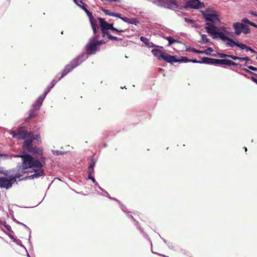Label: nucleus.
<instances>
[{
    "label": "nucleus",
    "instance_id": "nucleus-32",
    "mask_svg": "<svg viewBox=\"0 0 257 257\" xmlns=\"http://www.w3.org/2000/svg\"><path fill=\"white\" fill-rule=\"evenodd\" d=\"M107 38L112 41H121L122 39L120 38L112 36L110 33L106 35Z\"/></svg>",
    "mask_w": 257,
    "mask_h": 257
},
{
    "label": "nucleus",
    "instance_id": "nucleus-46",
    "mask_svg": "<svg viewBox=\"0 0 257 257\" xmlns=\"http://www.w3.org/2000/svg\"><path fill=\"white\" fill-rule=\"evenodd\" d=\"M185 20L186 22H189L191 23H193L194 22V21L193 20H190V19H188V18H185Z\"/></svg>",
    "mask_w": 257,
    "mask_h": 257
},
{
    "label": "nucleus",
    "instance_id": "nucleus-36",
    "mask_svg": "<svg viewBox=\"0 0 257 257\" xmlns=\"http://www.w3.org/2000/svg\"><path fill=\"white\" fill-rule=\"evenodd\" d=\"M190 60L186 57H182L181 59H177L179 61L178 62H190Z\"/></svg>",
    "mask_w": 257,
    "mask_h": 257
},
{
    "label": "nucleus",
    "instance_id": "nucleus-24",
    "mask_svg": "<svg viewBox=\"0 0 257 257\" xmlns=\"http://www.w3.org/2000/svg\"><path fill=\"white\" fill-rule=\"evenodd\" d=\"M108 30H110L112 31H115L116 32H124V30H121V29H117L113 27V24L112 23L109 24L108 23Z\"/></svg>",
    "mask_w": 257,
    "mask_h": 257
},
{
    "label": "nucleus",
    "instance_id": "nucleus-25",
    "mask_svg": "<svg viewBox=\"0 0 257 257\" xmlns=\"http://www.w3.org/2000/svg\"><path fill=\"white\" fill-rule=\"evenodd\" d=\"M88 17L89 18L92 29L94 28H99L97 25L96 21L94 19L93 16L92 15V17L88 16Z\"/></svg>",
    "mask_w": 257,
    "mask_h": 257
},
{
    "label": "nucleus",
    "instance_id": "nucleus-52",
    "mask_svg": "<svg viewBox=\"0 0 257 257\" xmlns=\"http://www.w3.org/2000/svg\"><path fill=\"white\" fill-rule=\"evenodd\" d=\"M207 50L209 51H213L212 48L211 47H208L207 48Z\"/></svg>",
    "mask_w": 257,
    "mask_h": 257
},
{
    "label": "nucleus",
    "instance_id": "nucleus-50",
    "mask_svg": "<svg viewBox=\"0 0 257 257\" xmlns=\"http://www.w3.org/2000/svg\"><path fill=\"white\" fill-rule=\"evenodd\" d=\"M88 178L91 179L93 182H95V179L93 176H88Z\"/></svg>",
    "mask_w": 257,
    "mask_h": 257
},
{
    "label": "nucleus",
    "instance_id": "nucleus-13",
    "mask_svg": "<svg viewBox=\"0 0 257 257\" xmlns=\"http://www.w3.org/2000/svg\"><path fill=\"white\" fill-rule=\"evenodd\" d=\"M186 7L192 9H199L204 8L205 6L203 2H201L199 0H190L187 2Z\"/></svg>",
    "mask_w": 257,
    "mask_h": 257
},
{
    "label": "nucleus",
    "instance_id": "nucleus-49",
    "mask_svg": "<svg viewBox=\"0 0 257 257\" xmlns=\"http://www.w3.org/2000/svg\"><path fill=\"white\" fill-rule=\"evenodd\" d=\"M249 14L255 16V17H257V13H254L253 11L249 12Z\"/></svg>",
    "mask_w": 257,
    "mask_h": 257
},
{
    "label": "nucleus",
    "instance_id": "nucleus-30",
    "mask_svg": "<svg viewBox=\"0 0 257 257\" xmlns=\"http://www.w3.org/2000/svg\"><path fill=\"white\" fill-rule=\"evenodd\" d=\"M40 135L37 134L36 135H34V134L30 132L29 139H27V140L30 141V140H32V143L34 140H38L40 138Z\"/></svg>",
    "mask_w": 257,
    "mask_h": 257
},
{
    "label": "nucleus",
    "instance_id": "nucleus-1",
    "mask_svg": "<svg viewBox=\"0 0 257 257\" xmlns=\"http://www.w3.org/2000/svg\"><path fill=\"white\" fill-rule=\"evenodd\" d=\"M22 158V167L24 169L35 168L34 174L31 175L30 177L32 179L39 178L44 175V172L42 169L43 165L41 162L37 159H34L30 155L26 154L20 156Z\"/></svg>",
    "mask_w": 257,
    "mask_h": 257
},
{
    "label": "nucleus",
    "instance_id": "nucleus-55",
    "mask_svg": "<svg viewBox=\"0 0 257 257\" xmlns=\"http://www.w3.org/2000/svg\"><path fill=\"white\" fill-rule=\"evenodd\" d=\"M164 257H168V256H166L165 255H164Z\"/></svg>",
    "mask_w": 257,
    "mask_h": 257
},
{
    "label": "nucleus",
    "instance_id": "nucleus-22",
    "mask_svg": "<svg viewBox=\"0 0 257 257\" xmlns=\"http://www.w3.org/2000/svg\"><path fill=\"white\" fill-rule=\"evenodd\" d=\"M230 60L227 59H217L216 64L217 65H226L227 66L229 65Z\"/></svg>",
    "mask_w": 257,
    "mask_h": 257
},
{
    "label": "nucleus",
    "instance_id": "nucleus-54",
    "mask_svg": "<svg viewBox=\"0 0 257 257\" xmlns=\"http://www.w3.org/2000/svg\"><path fill=\"white\" fill-rule=\"evenodd\" d=\"M244 149H245V151H247V148L246 147H244Z\"/></svg>",
    "mask_w": 257,
    "mask_h": 257
},
{
    "label": "nucleus",
    "instance_id": "nucleus-16",
    "mask_svg": "<svg viewBox=\"0 0 257 257\" xmlns=\"http://www.w3.org/2000/svg\"><path fill=\"white\" fill-rule=\"evenodd\" d=\"M244 24L239 22H236L233 24V28L235 30V34L237 36L240 35V34L242 32V30Z\"/></svg>",
    "mask_w": 257,
    "mask_h": 257
},
{
    "label": "nucleus",
    "instance_id": "nucleus-23",
    "mask_svg": "<svg viewBox=\"0 0 257 257\" xmlns=\"http://www.w3.org/2000/svg\"><path fill=\"white\" fill-rule=\"evenodd\" d=\"M140 40L142 42L144 43L146 45H147L150 47L154 46V44H153V43H150L149 40L146 37L142 36L140 38Z\"/></svg>",
    "mask_w": 257,
    "mask_h": 257
},
{
    "label": "nucleus",
    "instance_id": "nucleus-28",
    "mask_svg": "<svg viewBox=\"0 0 257 257\" xmlns=\"http://www.w3.org/2000/svg\"><path fill=\"white\" fill-rule=\"evenodd\" d=\"M200 35L202 40L199 42L201 44H206L209 42V39L207 38V36L205 34H201Z\"/></svg>",
    "mask_w": 257,
    "mask_h": 257
},
{
    "label": "nucleus",
    "instance_id": "nucleus-11",
    "mask_svg": "<svg viewBox=\"0 0 257 257\" xmlns=\"http://www.w3.org/2000/svg\"><path fill=\"white\" fill-rule=\"evenodd\" d=\"M85 49L87 54L93 55L99 50V48L96 42L90 40L85 46Z\"/></svg>",
    "mask_w": 257,
    "mask_h": 257
},
{
    "label": "nucleus",
    "instance_id": "nucleus-48",
    "mask_svg": "<svg viewBox=\"0 0 257 257\" xmlns=\"http://www.w3.org/2000/svg\"><path fill=\"white\" fill-rule=\"evenodd\" d=\"M250 79L252 81H253L254 83H255L257 84V79L255 78H254L253 77H251Z\"/></svg>",
    "mask_w": 257,
    "mask_h": 257
},
{
    "label": "nucleus",
    "instance_id": "nucleus-7",
    "mask_svg": "<svg viewBox=\"0 0 257 257\" xmlns=\"http://www.w3.org/2000/svg\"><path fill=\"white\" fill-rule=\"evenodd\" d=\"M23 148L28 152L33 154H37L40 156H42L43 153V150L42 149L33 145L32 144V140L24 141L23 144Z\"/></svg>",
    "mask_w": 257,
    "mask_h": 257
},
{
    "label": "nucleus",
    "instance_id": "nucleus-17",
    "mask_svg": "<svg viewBox=\"0 0 257 257\" xmlns=\"http://www.w3.org/2000/svg\"><path fill=\"white\" fill-rule=\"evenodd\" d=\"M74 2L80 8H81L87 14L88 16L92 17V14L86 9L85 5V4L83 3V2L80 0L79 2L77 0H73Z\"/></svg>",
    "mask_w": 257,
    "mask_h": 257
},
{
    "label": "nucleus",
    "instance_id": "nucleus-18",
    "mask_svg": "<svg viewBox=\"0 0 257 257\" xmlns=\"http://www.w3.org/2000/svg\"><path fill=\"white\" fill-rule=\"evenodd\" d=\"M151 52L152 53L154 56L156 57L160 60H162L163 55L164 53L161 50L157 49H153L151 51Z\"/></svg>",
    "mask_w": 257,
    "mask_h": 257
},
{
    "label": "nucleus",
    "instance_id": "nucleus-45",
    "mask_svg": "<svg viewBox=\"0 0 257 257\" xmlns=\"http://www.w3.org/2000/svg\"><path fill=\"white\" fill-rule=\"evenodd\" d=\"M99 30V28H94L92 29L93 34H95L97 33Z\"/></svg>",
    "mask_w": 257,
    "mask_h": 257
},
{
    "label": "nucleus",
    "instance_id": "nucleus-47",
    "mask_svg": "<svg viewBox=\"0 0 257 257\" xmlns=\"http://www.w3.org/2000/svg\"><path fill=\"white\" fill-rule=\"evenodd\" d=\"M207 50H204V51H200V52H202V53H200L199 54H206L207 55H210V53H208L207 52Z\"/></svg>",
    "mask_w": 257,
    "mask_h": 257
},
{
    "label": "nucleus",
    "instance_id": "nucleus-2",
    "mask_svg": "<svg viewBox=\"0 0 257 257\" xmlns=\"http://www.w3.org/2000/svg\"><path fill=\"white\" fill-rule=\"evenodd\" d=\"M201 13L205 20L206 27L205 29L207 32L208 28L212 29V27H217V26L221 24L219 16L216 11L211 9H207L206 11H202Z\"/></svg>",
    "mask_w": 257,
    "mask_h": 257
},
{
    "label": "nucleus",
    "instance_id": "nucleus-44",
    "mask_svg": "<svg viewBox=\"0 0 257 257\" xmlns=\"http://www.w3.org/2000/svg\"><path fill=\"white\" fill-rule=\"evenodd\" d=\"M248 68L249 69L252 70V71H256L257 70V68L252 66H248Z\"/></svg>",
    "mask_w": 257,
    "mask_h": 257
},
{
    "label": "nucleus",
    "instance_id": "nucleus-12",
    "mask_svg": "<svg viewBox=\"0 0 257 257\" xmlns=\"http://www.w3.org/2000/svg\"><path fill=\"white\" fill-rule=\"evenodd\" d=\"M100 27V30L102 33V37H104L105 36L107 35L109 33L107 31L108 30V23H107L104 19L101 18H97Z\"/></svg>",
    "mask_w": 257,
    "mask_h": 257
},
{
    "label": "nucleus",
    "instance_id": "nucleus-33",
    "mask_svg": "<svg viewBox=\"0 0 257 257\" xmlns=\"http://www.w3.org/2000/svg\"><path fill=\"white\" fill-rule=\"evenodd\" d=\"M234 60H239L240 61H248L250 60V59L247 57H240L238 56H235V57H234Z\"/></svg>",
    "mask_w": 257,
    "mask_h": 257
},
{
    "label": "nucleus",
    "instance_id": "nucleus-51",
    "mask_svg": "<svg viewBox=\"0 0 257 257\" xmlns=\"http://www.w3.org/2000/svg\"><path fill=\"white\" fill-rule=\"evenodd\" d=\"M250 25L257 28V25H256L255 23L252 22L251 24H250Z\"/></svg>",
    "mask_w": 257,
    "mask_h": 257
},
{
    "label": "nucleus",
    "instance_id": "nucleus-29",
    "mask_svg": "<svg viewBox=\"0 0 257 257\" xmlns=\"http://www.w3.org/2000/svg\"><path fill=\"white\" fill-rule=\"evenodd\" d=\"M37 109L30 111L29 116L27 118V121L32 119L36 116L37 114Z\"/></svg>",
    "mask_w": 257,
    "mask_h": 257
},
{
    "label": "nucleus",
    "instance_id": "nucleus-37",
    "mask_svg": "<svg viewBox=\"0 0 257 257\" xmlns=\"http://www.w3.org/2000/svg\"><path fill=\"white\" fill-rule=\"evenodd\" d=\"M187 51H190L193 53H198L199 54L200 52V50H197L195 48H188Z\"/></svg>",
    "mask_w": 257,
    "mask_h": 257
},
{
    "label": "nucleus",
    "instance_id": "nucleus-34",
    "mask_svg": "<svg viewBox=\"0 0 257 257\" xmlns=\"http://www.w3.org/2000/svg\"><path fill=\"white\" fill-rule=\"evenodd\" d=\"M242 32H243V34H247L250 33V30L248 26L244 25Z\"/></svg>",
    "mask_w": 257,
    "mask_h": 257
},
{
    "label": "nucleus",
    "instance_id": "nucleus-8",
    "mask_svg": "<svg viewBox=\"0 0 257 257\" xmlns=\"http://www.w3.org/2000/svg\"><path fill=\"white\" fill-rule=\"evenodd\" d=\"M20 176L17 175L9 176V178L0 177V187L7 189L11 188L13 184L17 182V179Z\"/></svg>",
    "mask_w": 257,
    "mask_h": 257
},
{
    "label": "nucleus",
    "instance_id": "nucleus-10",
    "mask_svg": "<svg viewBox=\"0 0 257 257\" xmlns=\"http://www.w3.org/2000/svg\"><path fill=\"white\" fill-rule=\"evenodd\" d=\"M207 29V33L210 35H213V38H215V36H217L218 37L220 38L223 41L227 40L228 41L230 38L228 36H226L223 33L219 32L220 30L218 27H212V29H210L208 28Z\"/></svg>",
    "mask_w": 257,
    "mask_h": 257
},
{
    "label": "nucleus",
    "instance_id": "nucleus-53",
    "mask_svg": "<svg viewBox=\"0 0 257 257\" xmlns=\"http://www.w3.org/2000/svg\"><path fill=\"white\" fill-rule=\"evenodd\" d=\"M7 228L9 230L10 229V226H9L8 225L7 226H6Z\"/></svg>",
    "mask_w": 257,
    "mask_h": 257
},
{
    "label": "nucleus",
    "instance_id": "nucleus-35",
    "mask_svg": "<svg viewBox=\"0 0 257 257\" xmlns=\"http://www.w3.org/2000/svg\"><path fill=\"white\" fill-rule=\"evenodd\" d=\"M99 38V35L97 34V33L95 34H93V36L92 38H91L90 40L94 41L97 42L98 41V39Z\"/></svg>",
    "mask_w": 257,
    "mask_h": 257
},
{
    "label": "nucleus",
    "instance_id": "nucleus-19",
    "mask_svg": "<svg viewBox=\"0 0 257 257\" xmlns=\"http://www.w3.org/2000/svg\"><path fill=\"white\" fill-rule=\"evenodd\" d=\"M216 59L210 58L208 57H203L201 61V63L209 64H216Z\"/></svg>",
    "mask_w": 257,
    "mask_h": 257
},
{
    "label": "nucleus",
    "instance_id": "nucleus-27",
    "mask_svg": "<svg viewBox=\"0 0 257 257\" xmlns=\"http://www.w3.org/2000/svg\"><path fill=\"white\" fill-rule=\"evenodd\" d=\"M165 39L168 41L169 43L168 46H170L172 44L174 43L175 42H178V40H176L172 38L171 36H168L165 38Z\"/></svg>",
    "mask_w": 257,
    "mask_h": 257
},
{
    "label": "nucleus",
    "instance_id": "nucleus-38",
    "mask_svg": "<svg viewBox=\"0 0 257 257\" xmlns=\"http://www.w3.org/2000/svg\"><path fill=\"white\" fill-rule=\"evenodd\" d=\"M242 70L245 71L246 73H248L251 74L252 75H254L257 76V74L250 71L249 70L247 69V68H242Z\"/></svg>",
    "mask_w": 257,
    "mask_h": 257
},
{
    "label": "nucleus",
    "instance_id": "nucleus-3",
    "mask_svg": "<svg viewBox=\"0 0 257 257\" xmlns=\"http://www.w3.org/2000/svg\"><path fill=\"white\" fill-rule=\"evenodd\" d=\"M82 62V57L78 56L73 59L69 64L66 65L62 73L61 76L59 78L58 80H60L63 77L70 72L73 69L79 65Z\"/></svg>",
    "mask_w": 257,
    "mask_h": 257
},
{
    "label": "nucleus",
    "instance_id": "nucleus-43",
    "mask_svg": "<svg viewBox=\"0 0 257 257\" xmlns=\"http://www.w3.org/2000/svg\"><path fill=\"white\" fill-rule=\"evenodd\" d=\"M190 62L194 63H201V61H198L196 59H190Z\"/></svg>",
    "mask_w": 257,
    "mask_h": 257
},
{
    "label": "nucleus",
    "instance_id": "nucleus-9",
    "mask_svg": "<svg viewBox=\"0 0 257 257\" xmlns=\"http://www.w3.org/2000/svg\"><path fill=\"white\" fill-rule=\"evenodd\" d=\"M153 3L159 7L167 9H171L173 6L177 8L178 7V2L175 0H156Z\"/></svg>",
    "mask_w": 257,
    "mask_h": 257
},
{
    "label": "nucleus",
    "instance_id": "nucleus-21",
    "mask_svg": "<svg viewBox=\"0 0 257 257\" xmlns=\"http://www.w3.org/2000/svg\"><path fill=\"white\" fill-rule=\"evenodd\" d=\"M95 164V162L94 161H92L91 163L90 164L88 168V176H93L94 173V167Z\"/></svg>",
    "mask_w": 257,
    "mask_h": 257
},
{
    "label": "nucleus",
    "instance_id": "nucleus-31",
    "mask_svg": "<svg viewBox=\"0 0 257 257\" xmlns=\"http://www.w3.org/2000/svg\"><path fill=\"white\" fill-rule=\"evenodd\" d=\"M241 50H246L247 51H249L252 53H256L257 52L255 51L253 49H252L251 47L247 46V45L242 44V45H241Z\"/></svg>",
    "mask_w": 257,
    "mask_h": 257
},
{
    "label": "nucleus",
    "instance_id": "nucleus-26",
    "mask_svg": "<svg viewBox=\"0 0 257 257\" xmlns=\"http://www.w3.org/2000/svg\"><path fill=\"white\" fill-rule=\"evenodd\" d=\"M217 55L221 58H230L233 59V60H234V57H235L234 55H228V54H226L219 53H218Z\"/></svg>",
    "mask_w": 257,
    "mask_h": 257
},
{
    "label": "nucleus",
    "instance_id": "nucleus-4",
    "mask_svg": "<svg viewBox=\"0 0 257 257\" xmlns=\"http://www.w3.org/2000/svg\"><path fill=\"white\" fill-rule=\"evenodd\" d=\"M82 62V57L78 56L73 59L69 64L66 65L62 73L61 76L59 78L58 80H60L63 77L70 72L73 69L79 65Z\"/></svg>",
    "mask_w": 257,
    "mask_h": 257
},
{
    "label": "nucleus",
    "instance_id": "nucleus-39",
    "mask_svg": "<svg viewBox=\"0 0 257 257\" xmlns=\"http://www.w3.org/2000/svg\"><path fill=\"white\" fill-rule=\"evenodd\" d=\"M58 81H59L58 80H53L52 81V82H51V86L50 87H48V88H47V90H48V89H50V90H51V89L52 88H53V87L54 86V85L57 83V82Z\"/></svg>",
    "mask_w": 257,
    "mask_h": 257
},
{
    "label": "nucleus",
    "instance_id": "nucleus-5",
    "mask_svg": "<svg viewBox=\"0 0 257 257\" xmlns=\"http://www.w3.org/2000/svg\"><path fill=\"white\" fill-rule=\"evenodd\" d=\"M101 10L106 15L110 16H113L115 17H117L122 20L123 21L130 24H134L135 25H138L140 23V21L137 19L134 18L129 19L127 17H121V15L119 14L115 13L114 12H110L109 11L102 8Z\"/></svg>",
    "mask_w": 257,
    "mask_h": 257
},
{
    "label": "nucleus",
    "instance_id": "nucleus-40",
    "mask_svg": "<svg viewBox=\"0 0 257 257\" xmlns=\"http://www.w3.org/2000/svg\"><path fill=\"white\" fill-rule=\"evenodd\" d=\"M98 46L99 47L100 45H102V44H105V42L103 40H99V41H97V42H96Z\"/></svg>",
    "mask_w": 257,
    "mask_h": 257
},
{
    "label": "nucleus",
    "instance_id": "nucleus-41",
    "mask_svg": "<svg viewBox=\"0 0 257 257\" xmlns=\"http://www.w3.org/2000/svg\"><path fill=\"white\" fill-rule=\"evenodd\" d=\"M240 65L239 64L236 63L234 62H233V61H232L231 60H230L229 66H238V65Z\"/></svg>",
    "mask_w": 257,
    "mask_h": 257
},
{
    "label": "nucleus",
    "instance_id": "nucleus-14",
    "mask_svg": "<svg viewBox=\"0 0 257 257\" xmlns=\"http://www.w3.org/2000/svg\"><path fill=\"white\" fill-rule=\"evenodd\" d=\"M50 91V89L46 90V91L41 95H40L37 99L36 102L33 104V107L36 109H39L40 106L42 104L43 101L46 96L47 94Z\"/></svg>",
    "mask_w": 257,
    "mask_h": 257
},
{
    "label": "nucleus",
    "instance_id": "nucleus-20",
    "mask_svg": "<svg viewBox=\"0 0 257 257\" xmlns=\"http://www.w3.org/2000/svg\"><path fill=\"white\" fill-rule=\"evenodd\" d=\"M228 41V42L226 43L227 46H230L231 47H233L235 46L239 47L241 49L242 43L236 42L231 38H229Z\"/></svg>",
    "mask_w": 257,
    "mask_h": 257
},
{
    "label": "nucleus",
    "instance_id": "nucleus-6",
    "mask_svg": "<svg viewBox=\"0 0 257 257\" xmlns=\"http://www.w3.org/2000/svg\"><path fill=\"white\" fill-rule=\"evenodd\" d=\"M30 133L25 127H22L18 129L17 131H12L10 134L12 135L14 138L18 140H24L26 141L29 139L30 136Z\"/></svg>",
    "mask_w": 257,
    "mask_h": 257
},
{
    "label": "nucleus",
    "instance_id": "nucleus-56",
    "mask_svg": "<svg viewBox=\"0 0 257 257\" xmlns=\"http://www.w3.org/2000/svg\"><path fill=\"white\" fill-rule=\"evenodd\" d=\"M256 59H257V57H256Z\"/></svg>",
    "mask_w": 257,
    "mask_h": 257
},
{
    "label": "nucleus",
    "instance_id": "nucleus-42",
    "mask_svg": "<svg viewBox=\"0 0 257 257\" xmlns=\"http://www.w3.org/2000/svg\"><path fill=\"white\" fill-rule=\"evenodd\" d=\"M242 22H244L245 23L248 24L250 25V24H251L252 22L249 21L248 20L246 19H243L242 20Z\"/></svg>",
    "mask_w": 257,
    "mask_h": 257
},
{
    "label": "nucleus",
    "instance_id": "nucleus-15",
    "mask_svg": "<svg viewBox=\"0 0 257 257\" xmlns=\"http://www.w3.org/2000/svg\"><path fill=\"white\" fill-rule=\"evenodd\" d=\"M162 60L171 64L173 62H179V61L177 60V59H176V56L170 55L165 52H164L163 55Z\"/></svg>",
    "mask_w": 257,
    "mask_h": 257
}]
</instances>
